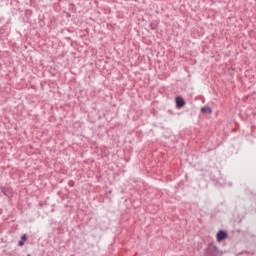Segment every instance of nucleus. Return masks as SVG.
I'll return each mask as SVG.
<instances>
[{
	"label": "nucleus",
	"instance_id": "obj_1",
	"mask_svg": "<svg viewBox=\"0 0 256 256\" xmlns=\"http://www.w3.org/2000/svg\"><path fill=\"white\" fill-rule=\"evenodd\" d=\"M206 256H223V251L219 250L215 244L210 243L206 250Z\"/></svg>",
	"mask_w": 256,
	"mask_h": 256
},
{
	"label": "nucleus",
	"instance_id": "obj_2",
	"mask_svg": "<svg viewBox=\"0 0 256 256\" xmlns=\"http://www.w3.org/2000/svg\"><path fill=\"white\" fill-rule=\"evenodd\" d=\"M227 237H228V234H227V231H225V230H220L216 234V239H217L218 243H221V241H225V239H227Z\"/></svg>",
	"mask_w": 256,
	"mask_h": 256
},
{
	"label": "nucleus",
	"instance_id": "obj_3",
	"mask_svg": "<svg viewBox=\"0 0 256 256\" xmlns=\"http://www.w3.org/2000/svg\"><path fill=\"white\" fill-rule=\"evenodd\" d=\"M175 103L177 109H182V107H185V99H183L181 96H177L175 98Z\"/></svg>",
	"mask_w": 256,
	"mask_h": 256
},
{
	"label": "nucleus",
	"instance_id": "obj_4",
	"mask_svg": "<svg viewBox=\"0 0 256 256\" xmlns=\"http://www.w3.org/2000/svg\"><path fill=\"white\" fill-rule=\"evenodd\" d=\"M201 113H208L209 115H211V113H213V110L211 109V107L204 106L201 108Z\"/></svg>",
	"mask_w": 256,
	"mask_h": 256
},
{
	"label": "nucleus",
	"instance_id": "obj_5",
	"mask_svg": "<svg viewBox=\"0 0 256 256\" xmlns=\"http://www.w3.org/2000/svg\"><path fill=\"white\" fill-rule=\"evenodd\" d=\"M150 29H151L152 31H155V29H157V23L151 22V23H150Z\"/></svg>",
	"mask_w": 256,
	"mask_h": 256
},
{
	"label": "nucleus",
	"instance_id": "obj_6",
	"mask_svg": "<svg viewBox=\"0 0 256 256\" xmlns=\"http://www.w3.org/2000/svg\"><path fill=\"white\" fill-rule=\"evenodd\" d=\"M21 241H23L24 243H25V241H27V234L22 235Z\"/></svg>",
	"mask_w": 256,
	"mask_h": 256
},
{
	"label": "nucleus",
	"instance_id": "obj_7",
	"mask_svg": "<svg viewBox=\"0 0 256 256\" xmlns=\"http://www.w3.org/2000/svg\"><path fill=\"white\" fill-rule=\"evenodd\" d=\"M25 245V242L23 241V240H20L19 242H18V246L19 247H23Z\"/></svg>",
	"mask_w": 256,
	"mask_h": 256
},
{
	"label": "nucleus",
	"instance_id": "obj_8",
	"mask_svg": "<svg viewBox=\"0 0 256 256\" xmlns=\"http://www.w3.org/2000/svg\"><path fill=\"white\" fill-rule=\"evenodd\" d=\"M28 256H31V254H28Z\"/></svg>",
	"mask_w": 256,
	"mask_h": 256
}]
</instances>
